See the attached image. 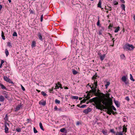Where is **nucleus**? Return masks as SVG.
I'll return each mask as SVG.
<instances>
[{"instance_id":"1","label":"nucleus","mask_w":135,"mask_h":135,"mask_svg":"<svg viewBox=\"0 0 135 135\" xmlns=\"http://www.w3.org/2000/svg\"><path fill=\"white\" fill-rule=\"evenodd\" d=\"M134 47L132 45L129 44L127 43L124 46L123 48L127 51H131L133 50Z\"/></svg>"},{"instance_id":"2","label":"nucleus","mask_w":135,"mask_h":135,"mask_svg":"<svg viewBox=\"0 0 135 135\" xmlns=\"http://www.w3.org/2000/svg\"><path fill=\"white\" fill-rule=\"evenodd\" d=\"M101 102L102 101L96 99L95 100V104L97 109H99L102 107V105L101 103Z\"/></svg>"},{"instance_id":"3","label":"nucleus","mask_w":135,"mask_h":135,"mask_svg":"<svg viewBox=\"0 0 135 135\" xmlns=\"http://www.w3.org/2000/svg\"><path fill=\"white\" fill-rule=\"evenodd\" d=\"M121 79L126 85H128L129 84L128 81H127V78L126 76H123L121 78Z\"/></svg>"},{"instance_id":"4","label":"nucleus","mask_w":135,"mask_h":135,"mask_svg":"<svg viewBox=\"0 0 135 135\" xmlns=\"http://www.w3.org/2000/svg\"><path fill=\"white\" fill-rule=\"evenodd\" d=\"M3 79L4 80L8 82L9 83L12 84H14L13 82L11 80L8 78L7 77V76H4L3 77Z\"/></svg>"},{"instance_id":"5","label":"nucleus","mask_w":135,"mask_h":135,"mask_svg":"<svg viewBox=\"0 0 135 135\" xmlns=\"http://www.w3.org/2000/svg\"><path fill=\"white\" fill-rule=\"evenodd\" d=\"M37 35L38 38V39L41 41H42L43 40L42 37L43 36L41 35V34L40 32H38L37 34Z\"/></svg>"},{"instance_id":"6","label":"nucleus","mask_w":135,"mask_h":135,"mask_svg":"<svg viewBox=\"0 0 135 135\" xmlns=\"http://www.w3.org/2000/svg\"><path fill=\"white\" fill-rule=\"evenodd\" d=\"M90 88L91 89L93 92L94 94H97V88H95V87H94V86L93 85V86L90 87Z\"/></svg>"},{"instance_id":"7","label":"nucleus","mask_w":135,"mask_h":135,"mask_svg":"<svg viewBox=\"0 0 135 135\" xmlns=\"http://www.w3.org/2000/svg\"><path fill=\"white\" fill-rule=\"evenodd\" d=\"M7 125L9 126V124L8 123H5L4 129L5 132L6 133H8V128L7 127Z\"/></svg>"},{"instance_id":"8","label":"nucleus","mask_w":135,"mask_h":135,"mask_svg":"<svg viewBox=\"0 0 135 135\" xmlns=\"http://www.w3.org/2000/svg\"><path fill=\"white\" fill-rule=\"evenodd\" d=\"M91 111V109L90 108H88L87 109H85L83 111L84 113H85V114H88V113Z\"/></svg>"},{"instance_id":"9","label":"nucleus","mask_w":135,"mask_h":135,"mask_svg":"<svg viewBox=\"0 0 135 135\" xmlns=\"http://www.w3.org/2000/svg\"><path fill=\"white\" fill-rule=\"evenodd\" d=\"M39 103L41 105L43 106H45L46 104V101H43L42 100L39 102Z\"/></svg>"},{"instance_id":"10","label":"nucleus","mask_w":135,"mask_h":135,"mask_svg":"<svg viewBox=\"0 0 135 135\" xmlns=\"http://www.w3.org/2000/svg\"><path fill=\"white\" fill-rule=\"evenodd\" d=\"M22 105H18L16 107L15 111V112L17 111L20 109Z\"/></svg>"},{"instance_id":"11","label":"nucleus","mask_w":135,"mask_h":135,"mask_svg":"<svg viewBox=\"0 0 135 135\" xmlns=\"http://www.w3.org/2000/svg\"><path fill=\"white\" fill-rule=\"evenodd\" d=\"M93 85H94V87H95V88H97L98 85V82L97 80H94V81L93 84H92L93 86Z\"/></svg>"},{"instance_id":"12","label":"nucleus","mask_w":135,"mask_h":135,"mask_svg":"<svg viewBox=\"0 0 135 135\" xmlns=\"http://www.w3.org/2000/svg\"><path fill=\"white\" fill-rule=\"evenodd\" d=\"M105 55H106L105 54H104L102 55H100V60L102 61L104 59V58L105 56Z\"/></svg>"},{"instance_id":"13","label":"nucleus","mask_w":135,"mask_h":135,"mask_svg":"<svg viewBox=\"0 0 135 135\" xmlns=\"http://www.w3.org/2000/svg\"><path fill=\"white\" fill-rule=\"evenodd\" d=\"M104 27H102V28L99 31L98 35H102V32L104 30Z\"/></svg>"},{"instance_id":"14","label":"nucleus","mask_w":135,"mask_h":135,"mask_svg":"<svg viewBox=\"0 0 135 135\" xmlns=\"http://www.w3.org/2000/svg\"><path fill=\"white\" fill-rule=\"evenodd\" d=\"M36 43L35 41H32L31 46L32 48L36 46Z\"/></svg>"},{"instance_id":"15","label":"nucleus","mask_w":135,"mask_h":135,"mask_svg":"<svg viewBox=\"0 0 135 135\" xmlns=\"http://www.w3.org/2000/svg\"><path fill=\"white\" fill-rule=\"evenodd\" d=\"M114 101L117 107H119L120 105V104L119 103V102L118 101L115 100H114Z\"/></svg>"},{"instance_id":"16","label":"nucleus","mask_w":135,"mask_h":135,"mask_svg":"<svg viewBox=\"0 0 135 135\" xmlns=\"http://www.w3.org/2000/svg\"><path fill=\"white\" fill-rule=\"evenodd\" d=\"M101 4H102L101 0H99V2L98 3V7L101 8L102 9H103V8H102Z\"/></svg>"},{"instance_id":"17","label":"nucleus","mask_w":135,"mask_h":135,"mask_svg":"<svg viewBox=\"0 0 135 135\" xmlns=\"http://www.w3.org/2000/svg\"><path fill=\"white\" fill-rule=\"evenodd\" d=\"M112 112V109H110L109 108H108L107 109V113L110 115H111Z\"/></svg>"},{"instance_id":"18","label":"nucleus","mask_w":135,"mask_h":135,"mask_svg":"<svg viewBox=\"0 0 135 135\" xmlns=\"http://www.w3.org/2000/svg\"><path fill=\"white\" fill-rule=\"evenodd\" d=\"M120 7L121 8L122 10H124V11H125V6L124 4H122L120 5Z\"/></svg>"},{"instance_id":"19","label":"nucleus","mask_w":135,"mask_h":135,"mask_svg":"<svg viewBox=\"0 0 135 135\" xmlns=\"http://www.w3.org/2000/svg\"><path fill=\"white\" fill-rule=\"evenodd\" d=\"M4 97L2 95H0V101L3 102L4 101Z\"/></svg>"},{"instance_id":"20","label":"nucleus","mask_w":135,"mask_h":135,"mask_svg":"<svg viewBox=\"0 0 135 135\" xmlns=\"http://www.w3.org/2000/svg\"><path fill=\"white\" fill-rule=\"evenodd\" d=\"M0 86L1 87V88L3 89H6V88L4 86L3 84L0 83Z\"/></svg>"},{"instance_id":"21","label":"nucleus","mask_w":135,"mask_h":135,"mask_svg":"<svg viewBox=\"0 0 135 135\" xmlns=\"http://www.w3.org/2000/svg\"><path fill=\"white\" fill-rule=\"evenodd\" d=\"M97 74L96 73L95 75H94L92 78V79L93 80H94H94H95L97 79Z\"/></svg>"},{"instance_id":"22","label":"nucleus","mask_w":135,"mask_h":135,"mask_svg":"<svg viewBox=\"0 0 135 135\" xmlns=\"http://www.w3.org/2000/svg\"><path fill=\"white\" fill-rule=\"evenodd\" d=\"M71 98L73 99H78L79 97L77 96H72L71 97Z\"/></svg>"},{"instance_id":"23","label":"nucleus","mask_w":135,"mask_h":135,"mask_svg":"<svg viewBox=\"0 0 135 135\" xmlns=\"http://www.w3.org/2000/svg\"><path fill=\"white\" fill-rule=\"evenodd\" d=\"M39 126L40 127L41 129L42 130V131H44V129L43 128L42 124L41 122H40L39 123Z\"/></svg>"},{"instance_id":"24","label":"nucleus","mask_w":135,"mask_h":135,"mask_svg":"<svg viewBox=\"0 0 135 135\" xmlns=\"http://www.w3.org/2000/svg\"><path fill=\"white\" fill-rule=\"evenodd\" d=\"M5 52L6 54V56L7 57L9 55V52L8 50L7 49H6L5 51Z\"/></svg>"},{"instance_id":"25","label":"nucleus","mask_w":135,"mask_h":135,"mask_svg":"<svg viewBox=\"0 0 135 135\" xmlns=\"http://www.w3.org/2000/svg\"><path fill=\"white\" fill-rule=\"evenodd\" d=\"M108 104L109 105L108 106H107V107L108 108H109V107L111 105H112V101H109V102H108Z\"/></svg>"},{"instance_id":"26","label":"nucleus","mask_w":135,"mask_h":135,"mask_svg":"<svg viewBox=\"0 0 135 135\" xmlns=\"http://www.w3.org/2000/svg\"><path fill=\"white\" fill-rule=\"evenodd\" d=\"M72 70L73 74L74 75H76L77 74V71L75 70L74 69H73Z\"/></svg>"},{"instance_id":"27","label":"nucleus","mask_w":135,"mask_h":135,"mask_svg":"<svg viewBox=\"0 0 135 135\" xmlns=\"http://www.w3.org/2000/svg\"><path fill=\"white\" fill-rule=\"evenodd\" d=\"M120 29V27L119 26H118L117 27V28L115 29L114 31V32L117 33V32Z\"/></svg>"},{"instance_id":"28","label":"nucleus","mask_w":135,"mask_h":135,"mask_svg":"<svg viewBox=\"0 0 135 135\" xmlns=\"http://www.w3.org/2000/svg\"><path fill=\"white\" fill-rule=\"evenodd\" d=\"M1 36L3 40H5V37L4 35V33L2 31L1 33Z\"/></svg>"},{"instance_id":"29","label":"nucleus","mask_w":135,"mask_h":135,"mask_svg":"<svg viewBox=\"0 0 135 135\" xmlns=\"http://www.w3.org/2000/svg\"><path fill=\"white\" fill-rule=\"evenodd\" d=\"M102 133L105 135H106L107 134V130H105L103 129L102 131Z\"/></svg>"},{"instance_id":"30","label":"nucleus","mask_w":135,"mask_h":135,"mask_svg":"<svg viewBox=\"0 0 135 135\" xmlns=\"http://www.w3.org/2000/svg\"><path fill=\"white\" fill-rule=\"evenodd\" d=\"M77 106L78 107H79L80 108H85V107H86L87 106V105H86L85 104H84V105H81V106H79L78 105H77Z\"/></svg>"},{"instance_id":"31","label":"nucleus","mask_w":135,"mask_h":135,"mask_svg":"<svg viewBox=\"0 0 135 135\" xmlns=\"http://www.w3.org/2000/svg\"><path fill=\"white\" fill-rule=\"evenodd\" d=\"M102 103L103 104L105 105L107 107V106H108L109 104H108V102H102Z\"/></svg>"},{"instance_id":"32","label":"nucleus","mask_w":135,"mask_h":135,"mask_svg":"<svg viewBox=\"0 0 135 135\" xmlns=\"http://www.w3.org/2000/svg\"><path fill=\"white\" fill-rule=\"evenodd\" d=\"M130 79L131 80H132V81H135V80H134L133 79V77H132V74H130Z\"/></svg>"},{"instance_id":"33","label":"nucleus","mask_w":135,"mask_h":135,"mask_svg":"<svg viewBox=\"0 0 135 135\" xmlns=\"http://www.w3.org/2000/svg\"><path fill=\"white\" fill-rule=\"evenodd\" d=\"M55 102L57 104H59L60 103V101L57 99H56L55 100Z\"/></svg>"},{"instance_id":"34","label":"nucleus","mask_w":135,"mask_h":135,"mask_svg":"<svg viewBox=\"0 0 135 135\" xmlns=\"http://www.w3.org/2000/svg\"><path fill=\"white\" fill-rule=\"evenodd\" d=\"M7 45L11 48L12 47V46L11 42H8L7 43Z\"/></svg>"},{"instance_id":"35","label":"nucleus","mask_w":135,"mask_h":135,"mask_svg":"<svg viewBox=\"0 0 135 135\" xmlns=\"http://www.w3.org/2000/svg\"><path fill=\"white\" fill-rule=\"evenodd\" d=\"M3 94L4 95V97L8 99V94L6 93H4Z\"/></svg>"},{"instance_id":"36","label":"nucleus","mask_w":135,"mask_h":135,"mask_svg":"<svg viewBox=\"0 0 135 135\" xmlns=\"http://www.w3.org/2000/svg\"><path fill=\"white\" fill-rule=\"evenodd\" d=\"M56 86H55V88H54V89H56V91L57 90V89H59V87L56 84Z\"/></svg>"},{"instance_id":"37","label":"nucleus","mask_w":135,"mask_h":135,"mask_svg":"<svg viewBox=\"0 0 135 135\" xmlns=\"http://www.w3.org/2000/svg\"><path fill=\"white\" fill-rule=\"evenodd\" d=\"M113 3L114 5H117L118 4V2L115 0H114L113 1Z\"/></svg>"},{"instance_id":"38","label":"nucleus","mask_w":135,"mask_h":135,"mask_svg":"<svg viewBox=\"0 0 135 135\" xmlns=\"http://www.w3.org/2000/svg\"><path fill=\"white\" fill-rule=\"evenodd\" d=\"M41 94L44 96H46L47 95V94L46 93H45L43 91H42L41 92Z\"/></svg>"},{"instance_id":"39","label":"nucleus","mask_w":135,"mask_h":135,"mask_svg":"<svg viewBox=\"0 0 135 135\" xmlns=\"http://www.w3.org/2000/svg\"><path fill=\"white\" fill-rule=\"evenodd\" d=\"M110 83L108 81L106 83V84L105 85V87L107 88L108 86L110 85Z\"/></svg>"},{"instance_id":"40","label":"nucleus","mask_w":135,"mask_h":135,"mask_svg":"<svg viewBox=\"0 0 135 135\" xmlns=\"http://www.w3.org/2000/svg\"><path fill=\"white\" fill-rule=\"evenodd\" d=\"M65 130H66V129H65V128H63L61 129H60V132H64V131Z\"/></svg>"},{"instance_id":"41","label":"nucleus","mask_w":135,"mask_h":135,"mask_svg":"<svg viewBox=\"0 0 135 135\" xmlns=\"http://www.w3.org/2000/svg\"><path fill=\"white\" fill-rule=\"evenodd\" d=\"M87 100L86 99H84L83 100L81 101L80 104H81L82 103H85Z\"/></svg>"},{"instance_id":"42","label":"nucleus","mask_w":135,"mask_h":135,"mask_svg":"<svg viewBox=\"0 0 135 135\" xmlns=\"http://www.w3.org/2000/svg\"><path fill=\"white\" fill-rule=\"evenodd\" d=\"M21 129L19 128H17L16 129V131L17 132H20L21 131Z\"/></svg>"},{"instance_id":"43","label":"nucleus","mask_w":135,"mask_h":135,"mask_svg":"<svg viewBox=\"0 0 135 135\" xmlns=\"http://www.w3.org/2000/svg\"><path fill=\"white\" fill-rule=\"evenodd\" d=\"M13 36H17V34L16 32H14L13 34Z\"/></svg>"},{"instance_id":"44","label":"nucleus","mask_w":135,"mask_h":135,"mask_svg":"<svg viewBox=\"0 0 135 135\" xmlns=\"http://www.w3.org/2000/svg\"><path fill=\"white\" fill-rule=\"evenodd\" d=\"M118 135H123V132L120 131L118 133Z\"/></svg>"},{"instance_id":"45","label":"nucleus","mask_w":135,"mask_h":135,"mask_svg":"<svg viewBox=\"0 0 135 135\" xmlns=\"http://www.w3.org/2000/svg\"><path fill=\"white\" fill-rule=\"evenodd\" d=\"M110 132H111L112 133H115V132L114 131V130L113 129H111L110 130Z\"/></svg>"},{"instance_id":"46","label":"nucleus","mask_w":135,"mask_h":135,"mask_svg":"<svg viewBox=\"0 0 135 135\" xmlns=\"http://www.w3.org/2000/svg\"><path fill=\"white\" fill-rule=\"evenodd\" d=\"M120 57L122 59H124V58L125 57V56L123 54L121 55H120Z\"/></svg>"},{"instance_id":"47","label":"nucleus","mask_w":135,"mask_h":135,"mask_svg":"<svg viewBox=\"0 0 135 135\" xmlns=\"http://www.w3.org/2000/svg\"><path fill=\"white\" fill-rule=\"evenodd\" d=\"M86 98L87 100H89L90 99V97L88 94H87V96L86 97Z\"/></svg>"},{"instance_id":"48","label":"nucleus","mask_w":135,"mask_h":135,"mask_svg":"<svg viewBox=\"0 0 135 135\" xmlns=\"http://www.w3.org/2000/svg\"><path fill=\"white\" fill-rule=\"evenodd\" d=\"M34 132L35 133H37L38 132L36 130L35 127H34L33 128Z\"/></svg>"},{"instance_id":"49","label":"nucleus","mask_w":135,"mask_h":135,"mask_svg":"<svg viewBox=\"0 0 135 135\" xmlns=\"http://www.w3.org/2000/svg\"><path fill=\"white\" fill-rule=\"evenodd\" d=\"M123 131H122L123 132V133L124 132V131L125 132H126L127 131V128L126 127H124L123 129Z\"/></svg>"},{"instance_id":"50","label":"nucleus","mask_w":135,"mask_h":135,"mask_svg":"<svg viewBox=\"0 0 135 135\" xmlns=\"http://www.w3.org/2000/svg\"><path fill=\"white\" fill-rule=\"evenodd\" d=\"M113 26V25L110 24L108 27V28L109 29H111V28Z\"/></svg>"},{"instance_id":"51","label":"nucleus","mask_w":135,"mask_h":135,"mask_svg":"<svg viewBox=\"0 0 135 135\" xmlns=\"http://www.w3.org/2000/svg\"><path fill=\"white\" fill-rule=\"evenodd\" d=\"M112 108L114 110H115V111H116V108L114 107V106L113 105H112Z\"/></svg>"},{"instance_id":"52","label":"nucleus","mask_w":135,"mask_h":135,"mask_svg":"<svg viewBox=\"0 0 135 135\" xmlns=\"http://www.w3.org/2000/svg\"><path fill=\"white\" fill-rule=\"evenodd\" d=\"M97 25L98 26H99L100 25V20H98L97 23Z\"/></svg>"},{"instance_id":"53","label":"nucleus","mask_w":135,"mask_h":135,"mask_svg":"<svg viewBox=\"0 0 135 135\" xmlns=\"http://www.w3.org/2000/svg\"><path fill=\"white\" fill-rule=\"evenodd\" d=\"M43 15H41V21L42 22L43 20Z\"/></svg>"},{"instance_id":"54","label":"nucleus","mask_w":135,"mask_h":135,"mask_svg":"<svg viewBox=\"0 0 135 135\" xmlns=\"http://www.w3.org/2000/svg\"><path fill=\"white\" fill-rule=\"evenodd\" d=\"M58 108H57L56 106H55L54 108V109L55 111H57Z\"/></svg>"},{"instance_id":"55","label":"nucleus","mask_w":135,"mask_h":135,"mask_svg":"<svg viewBox=\"0 0 135 135\" xmlns=\"http://www.w3.org/2000/svg\"><path fill=\"white\" fill-rule=\"evenodd\" d=\"M30 13L33 14H34V12L33 10H31L30 9Z\"/></svg>"},{"instance_id":"56","label":"nucleus","mask_w":135,"mask_h":135,"mask_svg":"<svg viewBox=\"0 0 135 135\" xmlns=\"http://www.w3.org/2000/svg\"><path fill=\"white\" fill-rule=\"evenodd\" d=\"M125 99L127 100L128 101L129 100V99L128 97H127L125 98Z\"/></svg>"},{"instance_id":"57","label":"nucleus","mask_w":135,"mask_h":135,"mask_svg":"<svg viewBox=\"0 0 135 135\" xmlns=\"http://www.w3.org/2000/svg\"><path fill=\"white\" fill-rule=\"evenodd\" d=\"M21 88H22V90L23 91H25V88L22 85H21Z\"/></svg>"},{"instance_id":"58","label":"nucleus","mask_w":135,"mask_h":135,"mask_svg":"<svg viewBox=\"0 0 135 135\" xmlns=\"http://www.w3.org/2000/svg\"><path fill=\"white\" fill-rule=\"evenodd\" d=\"M27 121H28L27 123H29L30 122V121H31V120L30 119H27Z\"/></svg>"},{"instance_id":"59","label":"nucleus","mask_w":135,"mask_h":135,"mask_svg":"<svg viewBox=\"0 0 135 135\" xmlns=\"http://www.w3.org/2000/svg\"><path fill=\"white\" fill-rule=\"evenodd\" d=\"M62 108H59L58 109L57 111H60L62 110Z\"/></svg>"},{"instance_id":"60","label":"nucleus","mask_w":135,"mask_h":135,"mask_svg":"<svg viewBox=\"0 0 135 135\" xmlns=\"http://www.w3.org/2000/svg\"><path fill=\"white\" fill-rule=\"evenodd\" d=\"M120 1L121 2L123 3H125V1L124 0H120Z\"/></svg>"},{"instance_id":"61","label":"nucleus","mask_w":135,"mask_h":135,"mask_svg":"<svg viewBox=\"0 0 135 135\" xmlns=\"http://www.w3.org/2000/svg\"><path fill=\"white\" fill-rule=\"evenodd\" d=\"M57 84L58 86H61L62 85L59 82L57 83Z\"/></svg>"},{"instance_id":"62","label":"nucleus","mask_w":135,"mask_h":135,"mask_svg":"<svg viewBox=\"0 0 135 135\" xmlns=\"http://www.w3.org/2000/svg\"><path fill=\"white\" fill-rule=\"evenodd\" d=\"M4 61L3 60H1V64H2L4 63Z\"/></svg>"},{"instance_id":"63","label":"nucleus","mask_w":135,"mask_h":135,"mask_svg":"<svg viewBox=\"0 0 135 135\" xmlns=\"http://www.w3.org/2000/svg\"><path fill=\"white\" fill-rule=\"evenodd\" d=\"M123 120L124 122H126V118H124L123 119Z\"/></svg>"},{"instance_id":"64","label":"nucleus","mask_w":135,"mask_h":135,"mask_svg":"<svg viewBox=\"0 0 135 135\" xmlns=\"http://www.w3.org/2000/svg\"><path fill=\"white\" fill-rule=\"evenodd\" d=\"M80 123L79 122H78L76 123V125H78L80 124Z\"/></svg>"}]
</instances>
